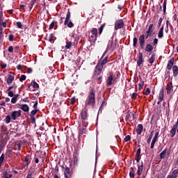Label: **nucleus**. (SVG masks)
Instances as JSON below:
<instances>
[{
    "mask_svg": "<svg viewBox=\"0 0 178 178\" xmlns=\"http://www.w3.org/2000/svg\"><path fill=\"white\" fill-rule=\"evenodd\" d=\"M104 56H105V53L102 55V58H100V60L97 63L95 70V76H99L101 74V72H102V70L104 69V66L108 63V56H106L104 58Z\"/></svg>",
    "mask_w": 178,
    "mask_h": 178,
    "instance_id": "obj_1",
    "label": "nucleus"
},
{
    "mask_svg": "<svg viewBox=\"0 0 178 178\" xmlns=\"http://www.w3.org/2000/svg\"><path fill=\"white\" fill-rule=\"evenodd\" d=\"M86 106H95V89L92 88L88 92V95L85 102Z\"/></svg>",
    "mask_w": 178,
    "mask_h": 178,
    "instance_id": "obj_2",
    "label": "nucleus"
},
{
    "mask_svg": "<svg viewBox=\"0 0 178 178\" xmlns=\"http://www.w3.org/2000/svg\"><path fill=\"white\" fill-rule=\"evenodd\" d=\"M120 72H117L116 76L113 77V73H111L109 76H107L106 79V86L109 87L111 86H115L118 83V79H119V76Z\"/></svg>",
    "mask_w": 178,
    "mask_h": 178,
    "instance_id": "obj_3",
    "label": "nucleus"
},
{
    "mask_svg": "<svg viewBox=\"0 0 178 178\" xmlns=\"http://www.w3.org/2000/svg\"><path fill=\"white\" fill-rule=\"evenodd\" d=\"M124 27V22L120 19H118L114 25V30L117 31V30H120V29H123Z\"/></svg>",
    "mask_w": 178,
    "mask_h": 178,
    "instance_id": "obj_4",
    "label": "nucleus"
},
{
    "mask_svg": "<svg viewBox=\"0 0 178 178\" xmlns=\"http://www.w3.org/2000/svg\"><path fill=\"white\" fill-rule=\"evenodd\" d=\"M20 116H22V111L21 110L13 111L11 113L12 120H16L17 119V118H20Z\"/></svg>",
    "mask_w": 178,
    "mask_h": 178,
    "instance_id": "obj_5",
    "label": "nucleus"
},
{
    "mask_svg": "<svg viewBox=\"0 0 178 178\" xmlns=\"http://www.w3.org/2000/svg\"><path fill=\"white\" fill-rule=\"evenodd\" d=\"M81 119L82 120V123H84L85 120L88 119V111L87 109H83L81 113Z\"/></svg>",
    "mask_w": 178,
    "mask_h": 178,
    "instance_id": "obj_6",
    "label": "nucleus"
},
{
    "mask_svg": "<svg viewBox=\"0 0 178 178\" xmlns=\"http://www.w3.org/2000/svg\"><path fill=\"white\" fill-rule=\"evenodd\" d=\"M115 49L116 44H113V40H109L106 47V51H111V52H113Z\"/></svg>",
    "mask_w": 178,
    "mask_h": 178,
    "instance_id": "obj_7",
    "label": "nucleus"
},
{
    "mask_svg": "<svg viewBox=\"0 0 178 178\" xmlns=\"http://www.w3.org/2000/svg\"><path fill=\"white\" fill-rule=\"evenodd\" d=\"M37 112H38V109H34L31 112V123L32 124H35V115H37Z\"/></svg>",
    "mask_w": 178,
    "mask_h": 178,
    "instance_id": "obj_8",
    "label": "nucleus"
},
{
    "mask_svg": "<svg viewBox=\"0 0 178 178\" xmlns=\"http://www.w3.org/2000/svg\"><path fill=\"white\" fill-rule=\"evenodd\" d=\"M143 170H144V163L141 161L138 163V170H137V175L138 176H141L143 175Z\"/></svg>",
    "mask_w": 178,
    "mask_h": 178,
    "instance_id": "obj_9",
    "label": "nucleus"
},
{
    "mask_svg": "<svg viewBox=\"0 0 178 178\" xmlns=\"http://www.w3.org/2000/svg\"><path fill=\"white\" fill-rule=\"evenodd\" d=\"M65 178H72V172H70V168L66 166L64 170Z\"/></svg>",
    "mask_w": 178,
    "mask_h": 178,
    "instance_id": "obj_10",
    "label": "nucleus"
},
{
    "mask_svg": "<svg viewBox=\"0 0 178 178\" xmlns=\"http://www.w3.org/2000/svg\"><path fill=\"white\" fill-rule=\"evenodd\" d=\"M143 63H144V59L143 58V53L139 52L137 60V66L140 67L141 66V65H143Z\"/></svg>",
    "mask_w": 178,
    "mask_h": 178,
    "instance_id": "obj_11",
    "label": "nucleus"
},
{
    "mask_svg": "<svg viewBox=\"0 0 178 178\" xmlns=\"http://www.w3.org/2000/svg\"><path fill=\"white\" fill-rule=\"evenodd\" d=\"M154 29H155L154 24H149L146 33H147V34H150V35H154V34H155V32H154Z\"/></svg>",
    "mask_w": 178,
    "mask_h": 178,
    "instance_id": "obj_12",
    "label": "nucleus"
},
{
    "mask_svg": "<svg viewBox=\"0 0 178 178\" xmlns=\"http://www.w3.org/2000/svg\"><path fill=\"white\" fill-rule=\"evenodd\" d=\"M1 133L3 136H8V134H9V132H8V127H6V125L3 124L1 126Z\"/></svg>",
    "mask_w": 178,
    "mask_h": 178,
    "instance_id": "obj_13",
    "label": "nucleus"
},
{
    "mask_svg": "<svg viewBox=\"0 0 178 178\" xmlns=\"http://www.w3.org/2000/svg\"><path fill=\"white\" fill-rule=\"evenodd\" d=\"M38 8H39V13H42V12H44V10L47 9V6H45V1H42V3L38 5Z\"/></svg>",
    "mask_w": 178,
    "mask_h": 178,
    "instance_id": "obj_14",
    "label": "nucleus"
},
{
    "mask_svg": "<svg viewBox=\"0 0 178 178\" xmlns=\"http://www.w3.org/2000/svg\"><path fill=\"white\" fill-rule=\"evenodd\" d=\"M176 131H177V127L173 125L170 131V137H171V138H173V137L176 136Z\"/></svg>",
    "mask_w": 178,
    "mask_h": 178,
    "instance_id": "obj_15",
    "label": "nucleus"
},
{
    "mask_svg": "<svg viewBox=\"0 0 178 178\" xmlns=\"http://www.w3.org/2000/svg\"><path fill=\"white\" fill-rule=\"evenodd\" d=\"M173 65H175V58H172L168 63L167 69L168 70H172L173 67Z\"/></svg>",
    "mask_w": 178,
    "mask_h": 178,
    "instance_id": "obj_16",
    "label": "nucleus"
},
{
    "mask_svg": "<svg viewBox=\"0 0 178 178\" xmlns=\"http://www.w3.org/2000/svg\"><path fill=\"white\" fill-rule=\"evenodd\" d=\"M166 90L168 95H170L172 91H173V83H172V81L167 84Z\"/></svg>",
    "mask_w": 178,
    "mask_h": 178,
    "instance_id": "obj_17",
    "label": "nucleus"
},
{
    "mask_svg": "<svg viewBox=\"0 0 178 178\" xmlns=\"http://www.w3.org/2000/svg\"><path fill=\"white\" fill-rule=\"evenodd\" d=\"M154 51V47L151 44H147L145 48V52H152Z\"/></svg>",
    "mask_w": 178,
    "mask_h": 178,
    "instance_id": "obj_18",
    "label": "nucleus"
},
{
    "mask_svg": "<svg viewBox=\"0 0 178 178\" xmlns=\"http://www.w3.org/2000/svg\"><path fill=\"white\" fill-rule=\"evenodd\" d=\"M20 106V109H22V111H23L24 112H29V111H30V107L29 106V105L24 104H19Z\"/></svg>",
    "mask_w": 178,
    "mask_h": 178,
    "instance_id": "obj_19",
    "label": "nucleus"
},
{
    "mask_svg": "<svg viewBox=\"0 0 178 178\" xmlns=\"http://www.w3.org/2000/svg\"><path fill=\"white\" fill-rule=\"evenodd\" d=\"M143 129H144V127H143V124H138V126L136 127L137 134H138V135L141 134V133H143Z\"/></svg>",
    "mask_w": 178,
    "mask_h": 178,
    "instance_id": "obj_20",
    "label": "nucleus"
},
{
    "mask_svg": "<svg viewBox=\"0 0 178 178\" xmlns=\"http://www.w3.org/2000/svg\"><path fill=\"white\" fill-rule=\"evenodd\" d=\"M155 59H156V54L153 53L152 54V56L149 59V63H150V65H152V63L155 62Z\"/></svg>",
    "mask_w": 178,
    "mask_h": 178,
    "instance_id": "obj_21",
    "label": "nucleus"
},
{
    "mask_svg": "<svg viewBox=\"0 0 178 178\" xmlns=\"http://www.w3.org/2000/svg\"><path fill=\"white\" fill-rule=\"evenodd\" d=\"M13 80H15V76H13V75L9 74L6 80L7 84H12Z\"/></svg>",
    "mask_w": 178,
    "mask_h": 178,
    "instance_id": "obj_22",
    "label": "nucleus"
},
{
    "mask_svg": "<svg viewBox=\"0 0 178 178\" xmlns=\"http://www.w3.org/2000/svg\"><path fill=\"white\" fill-rule=\"evenodd\" d=\"M69 22H70V11H68L67 13L65 20L64 22L65 26H66V24H67V23H69Z\"/></svg>",
    "mask_w": 178,
    "mask_h": 178,
    "instance_id": "obj_23",
    "label": "nucleus"
},
{
    "mask_svg": "<svg viewBox=\"0 0 178 178\" xmlns=\"http://www.w3.org/2000/svg\"><path fill=\"white\" fill-rule=\"evenodd\" d=\"M139 44H145V35H140L139 36Z\"/></svg>",
    "mask_w": 178,
    "mask_h": 178,
    "instance_id": "obj_24",
    "label": "nucleus"
},
{
    "mask_svg": "<svg viewBox=\"0 0 178 178\" xmlns=\"http://www.w3.org/2000/svg\"><path fill=\"white\" fill-rule=\"evenodd\" d=\"M172 72H173L174 77H176V76H177V74H178V67H177V65H174L172 67Z\"/></svg>",
    "mask_w": 178,
    "mask_h": 178,
    "instance_id": "obj_25",
    "label": "nucleus"
},
{
    "mask_svg": "<svg viewBox=\"0 0 178 178\" xmlns=\"http://www.w3.org/2000/svg\"><path fill=\"white\" fill-rule=\"evenodd\" d=\"M163 97H164V95H163V88H161L160 90V92H159V100L160 102L163 101Z\"/></svg>",
    "mask_w": 178,
    "mask_h": 178,
    "instance_id": "obj_26",
    "label": "nucleus"
},
{
    "mask_svg": "<svg viewBox=\"0 0 178 178\" xmlns=\"http://www.w3.org/2000/svg\"><path fill=\"white\" fill-rule=\"evenodd\" d=\"M159 38H163V26H161L158 33Z\"/></svg>",
    "mask_w": 178,
    "mask_h": 178,
    "instance_id": "obj_27",
    "label": "nucleus"
},
{
    "mask_svg": "<svg viewBox=\"0 0 178 178\" xmlns=\"http://www.w3.org/2000/svg\"><path fill=\"white\" fill-rule=\"evenodd\" d=\"M97 35H92L91 38H90V44H94L97 41Z\"/></svg>",
    "mask_w": 178,
    "mask_h": 178,
    "instance_id": "obj_28",
    "label": "nucleus"
},
{
    "mask_svg": "<svg viewBox=\"0 0 178 178\" xmlns=\"http://www.w3.org/2000/svg\"><path fill=\"white\" fill-rule=\"evenodd\" d=\"M152 137H154V131H152L150 135L149 136L148 139L147 140V144L151 143V140H152Z\"/></svg>",
    "mask_w": 178,
    "mask_h": 178,
    "instance_id": "obj_29",
    "label": "nucleus"
},
{
    "mask_svg": "<svg viewBox=\"0 0 178 178\" xmlns=\"http://www.w3.org/2000/svg\"><path fill=\"white\" fill-rule=\"evenodd\" d=\"M30 154H28L25 156V162L26 163V165H30L31 163V160H30Z\"/></svg>",
    "mask_w": 178,
    "mask_h": 178,
    "instance_id": "obj_30",
    "label": "nucleus"
},
{
    "mask_svg": "<svg viewBox=\"0 0 178 178\" xmlns=\"http://www.w3.org/2000/svg\"><path fill=\"white\" fill-rule=\"evenodd\" d=\"M168 151V149H165L161 154H160V159H164L165 155H166V152Z\"/></svg>",
    "mask_w": 178,
    "mask_h": 178,
    "instance_id": "obj_31",
    "label": "nucleus"
},
{
    "mask_svg": "<svg viewBox=\"0 0 178 178\" xmlns=\"http://www.w3.org/2000/svg\"><path fill=\"white\" fill-rule=\"evenodd\" d=\"M79 40H80V36H75L74 40V45L76 47L79 44Z\"/></svg>",
    "mask_w": 178,
    "mask_h": 178,
    "instance_id": "obj_32",
    "label": "nucleus"
},
{
    "mask_svg": "<svg viewBox=\"0 0 178 178\" xmlns=\"http://www.w3.org/2000/svg\"><path fill=\"white\" fill-rule=\"evenodd\" d=\"M72 42H66V45L65 47V49H70L72 48Z\"/></svg>",
    "mask_w": 178,
    "mask_h": 178,
    "instance_id": "obj_33",
    "label": "nucleus"
},
{
    "mask_svg": "<svg viewBox=\"0 0 178 178\" xmlns=\"http://www.w3.org/2000/svg\"><path fill=\"white\" fill-rule=\"evenodd\" d=\"M138 42V38L134 37L133 39V47L134 48H136L137 47V43Z\"/></svg>",
    "mask_w": 178,
    "mask_h": 178,
    "instance_id": "obj_34",
    "label": "nucleus"
},
{
    "mask_svg": "<svg viewBox=\"0 0 178 178\" xmlns=\"http://www.w3.org/2000/svg\"><path fill=\"white\" fill-rule=\"evenodd\" d=\"M91 34L92 35H98V29H97V28H94L92 31H91Z\"/></svg>",
    "mask_w": 178,
    "mask_h": 178,
    "instance_id": "obj_35",
    "label": "nucleus"
},
{
    "mask_svg": "<svg viewBox=\"0 0 178 178\" xmlns=\"http://www.w3.org/2000/svg\"><path fill=\"white\" fill-rule=\"evenodd\" d=\"M37 2V0H32L30 2V5H29V9L30 10H31V9H33V6H34V5H35V3Z\"/></svg>",
    "mask_w": 178,
    "mask_h": 178,
    "instance_id": "obj_36",
    "label": "nucleus"
},
{
    "mask_svg": "<svg viewBox=\"0 0 178 178\" xmlns=\"http://www.w3.org/2000/svg\"><path fill=\"white\" fill-rule=\"evenodd\" d=\"M166 0H164L163 3V15H166Z\"/></svg>",
    "mask_w": 178,
    "mask_h": 178,
    "instance_id": "obj_37",
    "label": "nucleus"
},
{
    "mask_svg": "<svg viewBox=\"0 0 178 178\" xmlns=\"http://www.w3.org/2000/svg\"><path fill=\"white\" fill-rule=\"evenodd\" d=\"M2 22H3V13L2 9H0V24H2Z\"/></svg>",
    "mask_w": 178,
    "mask_h": 178,
    "instance_id": "obj_38",
    "label": "nucleus"
},
{
    "mask_svg": "<svg viewBox=\"0 0 178 178\" xmlns=\"http://www.w3.org/2000/svg\"><path fill=\"white\" fill-rule=\"evenodd\" d=\"M4 122L7 124H9L10 123V115H6V118L4 119Z\"/></svg>",
    "mask_w": 178,
    "mask_h": 178,
    "instance_id": "obj_39",
    "label": "nucleus"
},
{
    "mask_svg": "<svg viewBox=\"0 0 178 178\" xmlns=\"http://www.w3.org/2000/svg\"><path fill=\"white\" fill-rule=\"evenodd\" d=\"M55 24H58V22L53 21L49 25V30H52V29H54V27H55Z\"/></svg>",
    "mask_w": 178,
    "mask_h": 178,
    "instance_id": "obj_40",
    "label": "nucleus"
},
{
    "mask_svg": "<svg viewBox=\"0 0 178 178\" xmlns=\"http://www.w3.org/2000/svg\"><path fill=\"white\" fill-rule=\"evenodd\" d=\"M3 161H5V154H2L0 156V166L3 163Z\"/></svg>",
    "mask_w": 178,
    "mask_h": 178,
    "instance_id": "obj_41",
    "label": "nucleus"
},
{
    "mask_svg": "<svg viewBox=\"0 0 178 178\" xmlns=\"http://www.w3.org/2000/svg\"><path fill=\"white\" fill-rule=\"evenodd\" d=\"M105 27V24H102L99 28V34H102V31H104V29Z\"/></svg>",
    "mask_w": 178,
    "mask_h": 178,
    "instance_id": "obj_42",
    "label": "nucleus"
},
{
    "mask_svg": "<svg viewBox=\"0 0 178 178\" xmlns=\"http://www.w3.org/2000/svg\"><path fill=\"white\" fill-rule=\"evenodd\" d=\"M31 84H32L33 88H40V85H38V84L37 83V82H35V81H33L31 82Z\"/></svg>",
    "mask_w": 178,
    "mask_h": 178,
    "instance_id": "obj_43",
    "label": "nucleus"
},
{
    "mask_svg": "<svg viewBox=\"0 0 178 178\" xmlns=\"http://www.w3.org/2000/svg\"><path fill=\"white\" fill-rule=\"evenodd\" d=\"M159 136V131H157L156 133H155V135L153 138V140L154 141H158V137Z\"/></svg>",
    "mask_w": 178,
    "mask_h": 178,
    "instance_id": "obj_44",
    "label": "nucleus"
},
{
    "mask_svg": "<svg viewBox=\"0 0 178 178\" xmlns=\"http://www.w3.org/2000/svg\"><path fill=\"white\" fill-rule=\"evenodd\" d=\"M136 161L137 163H140V161H141V154H136Z\"/></svg>",
    "mask_w": 178,
    "mask_h": 178,
    "instance_id": "obj_45",
    "label": "nucleus"
},
{
    "mask_svg": "<svg viewBox=\"0 0 178 178\" xmlns=\"http://www.w3.org/2000/svg\"><path fill=\"white\" fill-rule=\"evenodd\" d=\"M144 88V81H142L140 83L138 84V90L139 91H141Z\"/></svg>",
    "mask_w": 178,
    "mask_h": 178,
    "instance_id": "obj_46",
    "label": "nucleus"
},
{
    "mask_svg": "<svg viewBox=\"0 0 178 178\" xmlns=\"http://www.w3.org/2000/svg\"><path fill=\"white\" fill-rule=\"evenodd\" d=\"M144 95H149L151 94V90H149V88H147L146 90L143 91Z\"/></svg>",
    "mask_w": 178,
    "mask_h": 178,
    "instance_id": "obj_47",
    "label": "nucleus"
},
{
    "mask_svg": "<svg viewBox=\"0 0 178 178\" xmlns=\"http://www.w3.org/2000/svg\"><path fill=\"white\" fill-rule=\"evenodd\" d=\"M6 156H7L8 158H11V156H12V149H9L6 152Z\"/></svg>",
    "mask_w": 178,
    "mask_h": 178,
    "instance_id": "obj_48",
    "label": "nucleus"
},
{
    "mask_svg": "<svg viewBox=\"0 0 178 178\" xmlns=\"http://www.w3.org/2000/svg\"><path fill=\"white\" fill-rule=\"evenodd\" d=\"M66 26H67V27H69V29H72V27H73V26H74V24H73V22H72V21H69L67 22V24H66Z\"/></svg>",
    "mask_w": 178,
    "mask_h": 178,
    "instance_id": "obj_49",
    "label": "nucleus"
},
{
    "mask_svg": "<svg viewBox=\"0 0 178 178\" xmlns=\"http://www.w3.org/2000/svg\"><path fill=\"white\" fill-rule=\"evenodd\" d=\"M79 134H86V128H82L79 129Z\"/></svg>",
    "mask_w": 178,
    "mask_h": 178,
    "instance_id": "obj_50",
    "label": "nucleus"
},
{
    "mask_svg": "<svg viewBox=\"0 0 178 178\" xmlns=\"http://www.w3.org/2000/svg\"><path fill=\"white\" fill-rule=\"evenodd\" d=\"M158 38H154L153 40V44L152 46L156 48V45L158 44Z\"/></svg>",
    "mask_w": 178,
    "mask_h": 178,
    "instance_id": "obj_51",
    "label": "nucleus"
},
{
    "mask_svg": "<svg viewBox=\"0 0 178 178\" xmlns=\"http://www.w3.org/2000/svg\"><path fill=\"white\" fill-rule=\"evenodd\" d=\"M124 140L125 143H127L128 141H130V140H131V136H130V135H127V136H125Z\"/></svg>",
    "mask_w": 178,
    "mask_h": 178,
    "instance_id": "obj_52",
    "label": "nucleus"
},
{
    "mask_svg": "<svg viewBox=\"0 0 178 178\" xmlns=\"http://www.w3.org/2000/svg\"><path fill=\"white\" fill-rule=\"evenodd\" d=\"M15 145L17 146L18 151H20L22 149V143H15Z\"/></svg>",
    "mask_w": 178,
    "mask_h": 178,
    "instance_id": "obj_53",
    "label": "nucleus"
},
{
    "mask_svg": "<svg viewBox=\"0 0 178 178\" xmlns=\"http://www.w3.org/2000/svg\"><path fill=\"white\" fill-rule=\"evenodd\" d=\"M155 143H156V140H152L150 148L151 149H154V147H155Z\"/></svg>",
    "mask_w": 178,
    "mask_h": 178,
    "instance_id": "obj_54",
    "label": "nucleus"
},
{
    "mask_svg": "<svg viewBox=\"0 0 178 178\" xmlns=\"http://www.w3.org/2000/svg\"><path fill=\"white\" fill-rule=\"evenodd\" d=\"M8 97H10L11 98L14 97L15 93H13V91H7Z\"/></svg>",
    "mask_w": 178,
    "mask_h": 178,
    "instance_id": "obj_55",
    "label": "nucleus"
},
{
    "mask_svg": "<svg viewBox=\"0 0 178 178\" xmlns=\"http://www.w3.org/2000/svg\"><path fill=\"white\" fill-rule=\"evenodd\" d=\"M54 38H55V36L54 35V33L50 34L49 35V41L50 42H52L54 41Z\"/></svg>",
    "mask_w": 178,
    "mask_h": 178,
    "instance_id": "obj_56",
    "label": "nucleus"
},
{
    "mask_svg": "<svg viewBox=\"0 0 178 178\" xmlns=\"http://www.w3.org/2000/svg\"><path fill=\"white\" fill-rule=\"evenodd\" d=\"M26 75H21L20 78H19V81H24V80H26Z\"/></svg>",
    "mask_w": 178,
    "mask_h": 178,
    "instance_id": "obj_57",
    "label": "nucleus"
},
{
    "mask_svg": "<svg viewBox=\"0 0 178 178\" xmlns=\"http://www.w3.org/2000/svg\"><path fill=\"white\" fill-rule=\"evenodd\" d=\"M131 117V115H130V113L128 112L127 116H126V118H125V120L126 122H129L130 120V118Z\"/></svg>",
    "mask_w": 178,
    "mask_h": 178,
    "instance_id": "obj_58",
    "label": "nucleus"
},
{
    "mask_svg": "<svg viewBox=\"0 0 178 178\" xmlns=\"http://www.w3.org/2000/svg\"><path fill=\"white\" fill-rule=\"evenodd\" d=\"M17 26L18 27V29H22L23 24L20 22H17Z\"/></svg>",
    "mask_w": 178,
    "mask_h": 178,
    "instance_id": "obj_59",
    "label": "nucleus"
},
{
    "mask_svg": "<svg viewBox=\"0 0 178 178\" xmlns=\"http://www.w3.org/2000/svg\"><path fill=\"white\" fill-rule=\"evenodd\" d=\"M21 102H30V100L29 99V97H26L24 99H22Z\"/></svg>",
    "mask_w": 178,
    "mask_h": 178,
    "instance_id": "obj_60",
    "label": "nucleus"
},
{
    "mask_svg": "<svg viewBox=\"0 0 178 178\" xmlns=\"http://www.w3.org/2000/svg\"><path fill=\"white\" fill-rule=\"evenodd\" d=\"M6 145V143L5 142H1V143L0 145V149H3V148L5 147Z\"/></svg>",
    "mask_w": 178,
    "mask_h": 178,
    "instance_id": "obj_61",
    "label": "nucleus"
},
{
    "mask_svg": "<svg viewBox=\"0 0 178 178\" xmlns=\"http://www.w3.org/2000/svg\"><path fill=\"white\" fill-rule=\"evenodd\" d=\"M129 176H130L131 178H134L135 176H136V172H129Z\"/></svg>",
    "mask_w": 178,
    "mask_h": 178,
    "instance_id": "obj_62",
    "label": "nucleus"
},
{
    "mask_svg": "<svg viewBox=\"0 0 178 178\" xmlns=\"http://www.w3.org/2000/svg\"><path fill=\"white\" fill-rule=\"evenodd\" d=\"M8 52L13 53V46H10L8 49Z\"/></svg>",
    "mask_w": 178,
    "mask_h": 178,
    "instance_id": "obj_63",
    "label": "nucleus"
},
{
    "mask_svg": "<svg viewBox=\"0 0 178 178\" xmlns=\"http://www.w3.org/2000/svg\"><path fill=\"white\" fill-rule=\"evenodd\" d=\"M26 178H34V177H33V174L31 172H29L26 176Z\"/></svg>",
    "mask_w": 178,
    "mask_h": 178,
    "instance_id": "obj_64",
    "label": "nucleus"
}]
</instances>
